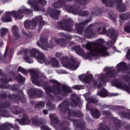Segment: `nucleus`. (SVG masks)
Instances as JSON below:
<instances>
[{
    "instance_id": "nucleus-1",
    "label": "nucleus",
    "mask_w": 130,
    "mask_h": 130,
    "mask_svg": "<svg viewBox=\"0 0 130 130\" xmlns=\"http://www.w3.org/2000/svg\"><path fill=\"white\" fill-rule=\"evenodd\" d=\"M103 43L104 40L102 39L98 40L95 43L88 42L85 45L86 49L89 51L88 53L84 54L83 49L79 46L74 47V49L77 54L86 59H90L93 56H108L109 53L107 52V48L103 45Z\"/></svg>"
},
{
    "instance_id": "nucleus-2",
    "label": "nucleus",
    "mask_w": 130,
    "mask_h": 130,
    "mask_svg": "<svg viewBox=\"0 0 130 130\" xmlns=\"http://www.w3.org/2000/svg\"><path fill=\"white\" fill-rule=\"evenodd\" d=\"M24 14L25 15H31L32 16V11L25 7H22L17 11H13L11 12H7L6 15L3 17L2 20L3 22H11L12 18L10 17L11 16L14 17L15 20H20L23 18V15Z\"/></svg>"
},
{
    "instance_id": "nucleus-3",
    "label": "nucleus",
    "mask_w": 130,
    "mask_h": 130,
    "mask_svg": "<svg viewBox=\"0 0 130 130\" xmlns=\"http://www.w3.org/2000/svg\"><path fill=\"white\" fill-rule=\"evenodd\" d=\"M37 54H38L37 57L38 61L41 63H43L44 62V60H43L44 59V54L35 48L29 50V53L24 55V59L28 63H32L33 62L32 57L36 58Z\"/></svg>"
},
{
    "instance_id": "nucleus-4",
    "label": "nucleus",
    "mask_w": 130,
    "mask_h": 130,
    "mask_svg": "<svg viewBox=\"0 0 130 130\" xmlns=\"http://www.w3.org/2000/svg\"><path fill=\"white\" fill-rule=\"evenodd\" d=\"M62 64L64 68L70 69L71 71H75L79 68V63L76 58L70 59L68 57H62L61 59Z\"/></svg>"
},
{
    "instance_id": "nucleus-5",
    "label": "nucleus",
    "mask_w": 130,
    "mask_h": 130,
    "mask_svg": "<svg viewBox=\"0 0 130 130\" xmlns=\"http://www.w3.org/2000/svg\"><path fill=\"white\" fill-rule=\"evenodd\" d=\"M104 72H107V75L105 74H100L99 76L100 82L98 85V88H101L102 86L105 85V79L106 77L108 76L110 78H113L115 77V74H114V70L113 68L106 67L104 69Z\"/></svg>"
},
{
    "instance_id": "nucleus-6",
    "label": "nucleus",
    "mask_w": 130,
    "mask_h": 130,
    "mask_svg": "<svg viewBox=\"0 0 130 130\" xmlns=\"http://www.w3.org/2000/svg\"><path fill=\"white\" fill-rule=\"evenodd\" d=\"M90 22V20H86V21H83L82 22L80 23V24H76V30L79 34H83L85 37L86 38H90L91 36L92 35V31L91 29L87 28L85 30V31H83V28L85 25H87L88 23Z\"/></svg>"
},
{
    "instance_id": "nucleus-7",
    "label": "nucleus",
    "mask_w": 130,
    "mask_h": 130,
    "mask_svg": "<svg viewBox=\"0 0 130 130\" xmlns=\"http://www.w3.org/2000/svg\"><path fill=\"white\" fill-rule=\"evenodd\" d=\"M47 38L45 37L41 36L40 38V41L37 42V45L40 47H41L44 50H47L48 48H53V46H56V44H54V41H51L50 43V46L47 43Z\"/></svg>"
},
{
    "instance_id": "nucleus-8",
    "label": "nucleus",
    "mask_w": 130,
    "mask_h": 130,
    "mask_svg": "<svg viewBox=\"0 0 130 130\" xmlns=\"http://www.w3.org/2000/svg\"><path fill=\"white\" fill-rule=\"evenodd\" d=\"M31 76V79L34 84H37V82L44 80V75L40 73L39 74L35 72L33 69H29L28 70Z\"/></svg>"
},
{
    "instance_id": "nucleus-9",
    "label": "nucleus",
    "mask_w": 130,
    "mask_h": 130,
    "mask_svg": "<svg viewBox=\"0 0 130 130\" xmlns=\"http://www.w3.org/2000/svg\"><path fill=\"white\" fill-rule=\"evenodd\" d=\"M37 21L39 22H42V17L41 16H39L37 17H36L34 20L31 21L30 20H26L24 22V27L25 28H30V29H35L36 28V26H37Z\"/></svg>"
},
{
    "instance_id": "nucleus-10",
    "label": "nucleus",
    "mask_w": 130,
    "mask_h": 130,
    "mask_svg": "<svg viewBox=\"0 0 130 130\" xmlns=\"http://www.w3.org/2000/svg\"><path fill=\"white\" fill-rule=\"evenodd\" d=\"M44 63L45 64H51L53 68H59L60 66L58 63V61L55 58H51L50 59H46L45 56H44V59H43Z\"/></svg>"
},
{
    "instance_id": "nucleus-11",
    "label": "nucleus",
    "mask_w": 130,
    "mask_h": 130,
    "mask_svg": "<svg viewBox=\"0 0 130 130\" xmlns=\"http://www.w3.org/2000/svg\"><path fill=\"white\" fill-rule=\"evenodd\" d=\"M109 32V36H110L111 40L108 43V45L111 46V45H113L114 43L116 42L117 35L115 34V31H114V30L112 28L110 29Z\"/></svg>"
},
{
    "instance_id": "nucleus-12",
    "label": "nucleus",
    "mask_w": 130,
    "mask_h": 130,
    "mask_svg": "<svg viewBox=\"0 0 130 130\" xmlns=\"http://www.w3.org/2000/svg\"><path fill=\"white\" fill-rule=\"evenodd\" d=\"M112 84H114L116 87L118 88H121L122 89H124L128 93L130 94V86L128 87L124 84V83H122L121 82H119L118 80H115L114 81H112Z\"/></svg>"
},
{
    "instance_id": "nucleus-13",
    "label": "nucleus",
    "mask_w": 130,
    "mask_h": 130,
    "mask_svg": "<svg viewBox=\"0 0 130 130\" xmlns=\"http://www.w3.org/2000/svg\"><path fill=\"white\" fill-rule=\"evenodd\" d=\"M71 0H59V2L55 3L53 4V7H54V9H58L59 8H62V7H64L66 11L67 12H70L69 9H68V6H64V2H70Z\"/></svg>"
},
{
    "instance_id": "nucleus-14",
    "label": "nucleus",
    "mask_w": 130,
    "mask_h": 130,
    "mask_svg": "<svg viewBox=\"0 0 130 130\" xmlns=\"http://www.w3.org/2000/svg\"><path fill=\"white\" fill-rule=\"evenodd\" d=\"M51 83H53L56 84V86H53L52 88L50 89V91L55 93V94H57L58 93H60V90L59 89V83L57 82L56 80H54L53 79H51L50 80Z\"/></svg>"
},
{
    "instance_id": "nucleus-15",
    "label": "nucleus",
    "mask_w": 130,
    "mask_h": 130,
    "mask_svg": "<svg viewBox=\"0 0 130 130\" xmlns=\"http://www.w3.org/2000/svg\"><path fill=\"white\" fill-rule=\"evenodd\" d=\"M81 81H84L87 84H90L91 82L93 81V75L90 74L89 75H82L79 76Z\"/></svg>"
},
{
    "instance_id": "nucleus-16",
    "label": "nucleus",
    "mask_w": 130,
    "mask_h": 130,
    "mask_svg": "<svg viewBox=\"0 0 130 130\" xmlns=\"http://www.w3.org/2000/svg\"><path fill=\"white\" fill-rule=\"evenodd\" d=\"M122 0H116V5L117 9L119 12H125L126 8L123 4H121Z\"/></svg>"
},
{
    "instance_id": "nucleus-17",
    "label": "nucleus",
    "mask_w": 130,
    "mask_h": 130,
    "mask_svg": "<svg viewBox=\"0 0 130 130\" xmlns=\"http://www.w3.org/2000/svg\"><path fill=\"white\" fill-rule=\"evenodd\" d=\"M73 25H74V21L71 20V21H69L67 23H64L63 26H61L62 29L63 30H65L66 31H71L72 30V27H73Z\"/></svg>"
},
{
    "instance_id": "nucleus-18",
    "label": "nucleus",
    "mask_w": 130,
    "mask_h": 130,
    "mask_svg": "<svg viewBox=\"0 0 130 130\" xmlns=\"http://www.w3.org/2000/svg\"><path fill=\"white\" fill-rule=\"evenodd\" d=\"M9 126L15 130L19 129V127L18 126L16 125L14 126V125L11 123H8L7 124H4L3 126H0V130L2 129V128H4V130H9Z\"/></svg>"
},
{
    "instance_id": "nucleus-19",
    "label": "nucleus",
    "mask_w": 130,
    "mask_h": 130,
    "mask_svg": "<svg viewBox=\"0 0 130 130\" xmlns=\"http://www.w3.org/2000/svg\"><path fill=\"white\" fill-rule=\"evenodd\" d=\"M27 4H28V5H30V6L35 5L34 8L35 11H36L37 12L41 10V9L39 8L38 5H37V1H36L35 0H28L27 1Z\"/></svg>"
},
{
    "instance_id": "nucleus-20",
    "label": "nucleus",
    "mask_w": 130,
    "mask_h": 130,
    "mask_svg": "<svg viewBox=\"0 0 130 130\" xmlns=\"http://www.w3.org/2000/svg\"><path fill=\"white\" fill-rule=\"evenodd\" d=\"M116 69L118 72H124L126 71V64L124 62H121L116 66Z\"/></svg>"
},
{
    "instance_id": "nucleus-21",
    "label": "nucleus",
    "mask_w": 130,
    "mask_h": 130,
    "mask_svg": "<svg viewBox=\"0 0 130 130\" xmlns=\"http://www.w3.org/2000/svg\"><path fill=\"white\" fill-rule=\"evenodd\" d=\"M102 3L105 4L106 7L112 8L115 6V1L114 0H102Z\"/></svg>"
},
{
    "instance_id": "nucleus-22",
    "label": "nucleus",
    "mask_w": 130,
    "mask_h": 130,
    "mask_svg": "<svg viewBox=\"0 0 130 130\" xmlns=\"http://www.w3.org/2000/svg\"><path fill=\"white\" fill-rule=\"evenodd\" d=\"M59 14H60V11L53 10H52L50 16L51 17V18H52V19L56 20L57 19H58V16H59Z\"/></svg>"
},
{
    "instance_id": "nucleus-23",
    "label": "nucleus",
    "mask_w": 130,
    "mask_h": 130,
    "mask_svg": "<svg viewBox=\"0 0 130 130\" xmlns=\"http://www.w3.org/2000/svg\"><path fill=\"white\" fill-rule=\"evenodd\" d=\"M73 14L79 15L80 16H87V15H89V12L88 11L82 12L80 9H77L73 11Z\"/></svg>"
},
{
    "instance_id": "nucleus-24",
    "label": "nucleus",
    "mask_w": 130,
    "mask_h": 130,
    "mask_svg": "<svg viewBox=\"0 0 130 130\" xmlns=\"http://www.w3.org/2000/svg\"><path fill=\"white\" fill-rule=\"evenodd\" d=\"M16 121H18L20 123V124H21V125H25V124H30V120L29 119V118H28V117H27L26 118H23L21 120L16 119Z\"/></svg>"
},
{
    "instance_id": "nucleus-25",
    "label": "nucleus",
    "mask_w": 130,
    "mask_h": 130,
    "mask_svg": "<svg viewBox=\"0 0 130 130\" xmlns=\"http://www.w3.org/2000/svg\"><path fill=\"white\" fill-rule=\"evenodd\" d=\"M55 42L57 44H60L61 46L65 47V46H68V43L66 39H57L55 40Z\"/></svg>"
},
{
    "instance_id": "nucleus-26",
    "label": "nucleus",
    "mask_w": 130,
    "mask_h": 130,
    "mask_svg": "<svg viewBox=\"0 0 130 130\" xmlns=\"http://www.w3.org/2000/svg\"><path fill=\"white\" fill-rule=\"evenodd\" d=\"M98 95L101 97H106L108 96V92L106 89L102 88L101 91L98 92Z\"/></svg>"
},
{
    "instance_id": "nucleus-27",
    "label": "nucleus",
    "mask_w": 130,
    "mask_h": 130,
    "mask_svg": "<svg viewBox=\"0 0 130 130\" xmlns=\"http://www.w3.org/2000/svg\"><path fill=\"white\" fill-rule=\"evenodd\" d=\"M84 97H85L86 99L87 100H89V102H90L91 103H93V104L97 105L98 103V101L95 100V99L93 100H90V93H87L84 94Z\"/></svg>"
},
{
    "instance_id": "nucleus-28",
    "label": "nucleus",
    "mask_w": 130,
    "mask_h": 130,
    "mask_svg": "<svg viewBox=\"0 0 130 130\" xmlns=\"http://www.w3.org/2000/svg\"><path fill=\"white\" fill-rule=\"evenodd\" d=\"M12 32L14 35L15 36L16 38H19V28L17 27V26L14 25L12 27Z\"/></svg>"
},
{
    "instance_id": "nucleus-29",
    "label": "nucleus",
    "mask_w": 130,
    "mask_h": 130,
    "mask_svg": "<svg viewBox=\"0 0 130 130\" xmlns=\"http://www.w3.org/2000/svg\"><path fill=\"white\" fill-rule=\"evenodd\" d=\"M50 118L51 119V123H54V122H55L56 123H57V122L59 121L58 119L57 118V117L54 114H50Z\"/></svg>"
},
{
    "instance_id": "nucleus-30",
    "label": "nucleus",
    "mask_w": 130,
    "mask_h": 130,
    "mask_svg": "<svg viewBox=\"0 0 130 130\" xmlns=\"http://www.w3.org/2000/svg\"><path fill=\"white\" fill-rule=\"evenodd\" d=\"M91 114L94 118H99L100 117V113H99V111L97 110H92L91 111Z\"/></svg>"
},
{
    "instance_id": "nucleus-31",
    "label": "nucleus",
    "mask_w": 130,
    "mask_h": 130,
    "mask_svg": "<svg viewBox=\"0 0 130 130\" xmlns=\"http://www.w3.org/2000/svg\"><path fill=\"white\" fill-rule=\"evenodd\" d=\"M62 89L63 91H64V93H66L64 95H67V93H71L72 92V89H71V88L68 87L67 85H62Z\"/></svg>"
},
{
    "instance_id": "nucleus-32",
    "label": "nucleus",
    "mask_w": 130,
    "mask_h": 130,
    "mask_svg": "<svg viewBox=\"0 0 130 130\" xmlns=\"http://www.w3.org/2000/svg\"><path fill=\"white\" fill-rule=\"evenodd\" d=\"M32 124L35 126H39L42 123L37 119L33 118L32 120Z\"/></svg>"
},
{
    "instance_id": "nucleus-33",
    "label": "nucleus",
    "mask_w": 130,
    "mask_h": 130,
    "mask_svg": "<svg viewBox=\"0 0 130 130\" xmlns=\"http://www.w3.org/2000/svg\"><path fill=\"white\" fill-rule=\"evenodd\" d=\"M119 18L121 20H126L128 18H130V14L127 13L122 14L119 15Z\"/></svg>"
},
{
    "instance_id": "nucleus-34",
    "label": "nucleus",
    "mask_w": 130,
    "mask_h": 130,
    "mask_svg": "<svg viewBox=\"0 0 130 130\" xmlns=\"http://www.w3.org/2000/svg\"><path fill=\"white\" fill-rule=\"evenodd\" d=\"M100 14V10L98 8H95L92 12H91V16H98Z\"/></svg>"
},
{
    "instance_id": "nucleus-35",
    "label": "nucleus",
    "mask_w": 130,
    "mask_h": 130,
    "mask_svg": "<svg viewBox=\"0 0 130 130\" xmlns=\"http://www.w3.org/2000/svg\"><path fill=\"white\" fill-rule=\"evenodd\" d=\"M121 115L123 116V117H126L128 119H130V111L127 112L121 113Z\"/></svg>"
},
{
    "instance_id": "nucleus-36",
    "label": "nucleus",
    "mask_w": 130,
    "mask_h": 130,
    "mask_svg": "<svg viewBox=\"0 0 130 130\" xmlns=\"http://www.w3.org/2000/svg\"><path fill=\"white\" fill-rule=\"evenodd\" d=\"M9 32V29L8 28H6L5 27H2L1 29V36H4V35H6L7 33Z\"/></svg>"
},
{
    "instance_id": "nucleus-37",
    "label": "nucleus",
    "mask_w": 130,
    "mask_h": 130,
    "mask_svg": "<svg viewBox=\"0 0 130 130\" xmlns=\"http://www.w3.org/2000/svg\"><path fill=\"white\" fill-rule=\"evenodd\" d=\"M15 79L17 80L18 82H24L25 81V78H24L21 75L19 74L15 77Z\"/></svg>"
},
{
    "instance_id": "nucleus-38",
    "label": "nucleus",
    "mask_w": 130,
    "mask_h": 130,
    "mask_svg": "<svg viewBox=\"0 0 130 130\" xmlns=\"http://www.w3.org/2000/svg\"><path fill=\"white\" fill-rule=\"evenodd\" d=\"M18 71V72H21V73H22V74H24V75H27V74H28V71L21 67H19Z\"/></svg>"
},
{
    "instance_id": "nucleus-39",
    "label": "nucleus",
    "mask_w": 130,
    "mask_h": 130,
    "mask_svg": "<svg viewBox=\"0 0 130 130\" xmlns=\"http://www.w3.org/2000/svg\"><path fill=\"white\" fill-rule=\"evenodd\" d=\"M42 5V6H45L46 5V1L45 0H37V5Z\"/></svg>"
},
{
    "instance_id": "nucleus-40",
    "label": "nucleus",
    "mask_w": 130,
    "mask_h": 130,
    "mask_svg": "<svg viewBox=\"0 0 130 130\" xmlns=\"http://www.w3.org/2000/svg\"><path fill=\"white\" fill-rule=\"evenodd\" d=\"M68 106H69V104H68L67 102H63V103L60 104L59 106V109H60V107H64L65 108H68Z\"/></svg>"
},
{
    "instance_id": "nucleus-41",
    "label": "nucleus",
    "mask_w": 130,
    "mask_h": 130,
    "mask_svg": "<svg viewBox=\"0 0 130 130\" xmlns=\"http://www.w3.org/2000/svg\"><path fill=\"white\" fill-rule=\"evenodd\" d=\"M59 35L60 36H61V37H66V38H67V39H72V36L66 35V34L64 33L60 32Z\"/></svg>"
},
{
    "instance_id": "nucleus-42",
    "label": "nucleus",
    "mask_w": 130,
    "mask_h": 130,
    "mask_svg": "<svg viewBox=\"0 0 130 130\" xmlns=\"http://www.w3.org/2000/svg\"><path fill=\"white\" fill-rule=\"evenodd\" d=\"M73 88L75 90H81L82 89H84V86L83 85H75L73 86Z\"/></svg>"
},
{
    "instance_id": "nucleus-43",
    "label": "nucleus",
    "mask_w": 130,
    "mask_h": 130,
    "mask_svg": "<svg viewBox=\"0 0 130 130\" xmlns=\"http://www.w3.org/2000/svg\"><path fill=\"white\" fill-rule=\"evenodd\" d=\"M59 128L60 130H70V128L64 126V124L60 125L59 126Z\"/></svg>"
},
{
    "instance_id": "nucleus-44",
    "label": "nucleus",
    "mask_w": 130,
    "mask_h": 130,
    "mask_svg": "<svg viewBox=\"0 0 130 130\" xmlns=\"http://www.w3.org/2000/svg\"><path fill=\"white\" fill-rule=\"evenodd\" d=\"M68 114L70 116H75V115H78L76 113H75V111L73 110H71L68 112Z\"/></svg>"
},
{
    "instance_id": "nucleus-45",
    "label": "nucleus",
    "mask_w": 130,
    "mask_h": 130,
    "mask_svg": "<svg viewBox=\"0 0 130 130\" xmlns=\"http://www.w3.org/2000/svg\"><path fill=\"white\" fill-rule=\"evenodd\" d=\"M7 79H3L0 80V85H6L7 84Z\"/></svg>"
},
{
    "instance_id": "nucleus-46",
    "label": "nucleus",
    "mask_w": 130,
    "mask_h": 130,
    "mask_svg": "<svg viewBox=\"0 0 130 130\" xmlns=\"http://www.w3.org/2000/svg\"><path fill=\"white\" fill-rule=\"evenodd\" d=\"M45 106V103H44V102H40L38 104V106L40 107H44Z\"/></svg>"
},
{
    "instance_id": "nucleus-47",
    "label": "nucleus",
    "mask_w": 130,
    "mask_h": 130,
    "mask_svg": "<svg viewBox=\"0 0 130 130\" xmlns=\"http://www.w3.org/2000/svg\"><path fill=\"white\" fill-rule=\"evenodd\" d=\"M62 56V53H59V52H57L55 54V56L56 57H57V58H60L61 56Z\"/></svg>"
},
{
    "instance_id": "nucleus-48",
    "label": "nucleus",
    "mask_w": 130,
    "mask_h": 130,
    "mask_svg": "<svg viewBox=\"0 0 130 130\" xmlns=\"http://www.w3.org/2000/svg\"><path fill=\"white\" fill-rule=\"evenodd\" d=\"M57 72L58 73V74H68V72L62 70H57Z\"/></svg>"
},
{
    "instance_id": "nucleus-49",
    "label": "nucleus",
    "mask_w": 130,
    "mask_h": 130,
    "mask_svg": "<svg viewBox=\"0 0 130 130\" xmlns=\"http://www.w3.org/2000/svg\"><path fill=\"white\" fill-rule=\"evenodd\" d=\"M126 58H127V59H129V60H130V49L128 50L127 52Z\"/></svg>"
},
{
    "instance_id": "nucleus-50",
    "label": "nucleus",
    "mask_w": 130,
    "mask_h": 130,
    "mask_svg": "<svg viewBox=\"0 0 130 130\" xmlns=\"http://www.w3.org/2000/svg\"><path fill=\"white\" fill-rule=\"evenodd\" d=\"M71 106L72 107H75V106H77V102L73 100L72 103H71Z\"/></svg>"
},
{
    "instance_id": "nucleus-51",
    "label": "nucleus",
    "mask_w": 130,
    "mask_h": 130,
    "mask_svg": "<svg viewBox=\"0 0 130 130\" xmlns=\"http://www.w3.org/2000/svg\"><path fill=\"white\" fill-rule=\"evenodd\" d=\"M124 30L128 33H130V27L127 26L124 27Z\"/></svg>"
},
{
    "instance_id": "nucleus-52",
    "label": "nucleus",
    "mask_w": 130,
    "mask_h": 130,
    "mask_svg": "<svg viewBox=\"0 0 130 130\" xmlns=\"http://www.w3.org/2000/svg\"><path fill=\"white\" fill-rule=\"evenodd\" d=\"M26 36L27 37L28 41L30 40L31 39V37H32V35L30 32H29L28 34L26 35Z\"/></svg>"
},
{
    "instance_id": "nucleus-53",
    "label": "nucleus",
    "mask_w": 130,
    "mask_h": 130,
    "mask_svg": "<svg viewBox=\"0 0 130 130\" xmlns=\"http://www.w3.org/2000/svg\"><path fill=\"white\" fill-rule=\"evenodd\" d=\"M100 105L101 108L102 109H104V108H106V107H107V106H106L105 105Z\"/></svg>"
},
{
    "instance_id": "nucleus-54",
    "label": "nucleus",
    "mask_w": 130,
    "mask_h": 130,
    "mask_svg": "<svg viewBox=\"0 0 130 130\" xmlns=\"http://www.w3.org/2000/svg\"><path fill=\"white\" fill-rule=\"evenodd\" d=\"M103 114H104L105 115H109V114H110V112H107V111H104L103 112Z\"/></svg>"
},
{
    "instance_id": "nucleus-55",
    "label": "nucleus",
    "mask_w": 130,
    "mask_h": 130,
    "mask_svg": "<svg viewBox=\"0 0 130 130\" xmlns=\"http://www.w3.org/2000/svg\"><path fill=\"white\" fill-rule=\"evenodd\" d=\"M103 30L102 32H100V34H104V33H105L106 32V29H105V28H103L102 29Z\"/></svg>"
},
{
    "instance_id": "nucleus-56",
    "label": "nucleus",
    "mask_w": 130,
    "mask_h": 130,
    "mask_svg": "<svg viewBox=\"0 0 130 130\" xmlns=\"http://www.w3.org/2000/svg\"><path fill=\"white\" fill-rule=\"evenodd\" d=\"M43 113H44V114H47V113H48V111H47V110H44L43 111Z\"/></svg>"
},
{
    "instance_id": "nucleus-57",
    "label": "nucleus",
    "mask_w": 130,
    "mask_h": 130,
    "mask_svg": "<svg viewBox=\"0 0 130 130\" xmlns=\"http://www.w3.org/2000/svg\"><path fill=\"white\" fill-rule=\"evenodd\" d=\"M93 85H94V86H97V81H94L93 82Z\"/></svg>"
},
{
    "instance_id": "nucleus-58",
    "label": "nucleus",
    "mask_w": 130,
    "mask_h": 130,
    "mask_svg": "<svg viewBox=\"0 0 130 130\" xmlns=\"http://www.w3.org/2000/svg\"><path fill=\"white\" fill-rule=\"evenodd\" d=\"M77 95L76 94L74 93L72 95V98H74V97H76Z\"/></svg>"
},
{
    "instance_id": "nucleus-59",
    "label": "nucleus",
    "mask_w": 130,
    "mask_h": 130,
    "mask_svg": "<svg viewBox=\"0 0 130 130\" xmlns=\"http://www.w3.org/2000/svg\"><path fill=\"white\" fill-rule=\"evenodd\" d=\"M82 2H85V3L83 4V5H86V4H87V0H82Z\"/></svg>"
},
{
    "instance_id": "nucleus-60",
    "label": "nucleus",
    "mask_w": 130,
    "mask_h": 130,
    "mask_svg": "<svg viewBox=\"0 0 130 130\" xmlns=\"http://www.w3.org/2000/svg\"><path fill=\"white\" fill-rule=\"evenodd\" d=\"M86 109L87 111L89 110V106L88 104L86 105Z\"/></svg>"
},
{
    "instance_id": "nucleus-61",
    "label": "nucleus",
    "mask_w": 130,
    "mask_h": 130,
    "mask_svg": "<svg viewBox=\"0 0 130 130\" xmlns=\"http://www.w3.org/2000/svg\"><path fill=\"white\" fill-rule=\"evenodd\" d=\"M4 56H5V57H6L7 56V50L5 52V53L4 54Z\"/></svg>"
},
{
    "instance_id": "nucleus-62",
    "label": "nucleus",
    "mask_w": 130,
    "mask_h": 130,
    "mask_svg": "<svg viewBox=\"0 0 130 130\" xmlns=\"http://www.w3.org/2000/svg\"><path fill=\"white\" fill-rule=\"evenodd\" d=\"M101 30V27H100L98 30V32H99V31H100Z\"/></svg>"
},
{
    "instance_id": "nucleus-63",
    "label": "nucleus",
    "mask_w": 130,
    "mask_h": 130,
    "mask_svg": "<svg viewBox=\"0 0 130 130\" xmlns=\"http://www.w3.org/2000/svg\"><path fill=\"white\" fill-rule=\"evenodd\" d=\"M9 54H10V56H11V55H12V54H13V53L12 52H10Z\"/></svg>"
},
{
    "instance_id": "nucleus-64",
    "label": "nucleus",
    "mask_w": 130,
    "mask_h": 130,
    "mask_svg": "<svg viewBox=\"0 0 130 130\" xmlns=\"http://www.w3.org/2000/svg\"><path fill=\"white\" fill-rule=\"evenodd\" d=\"M105 130H110V129H109V128L106 127Z\"/></svg>"
}]
</instances>
